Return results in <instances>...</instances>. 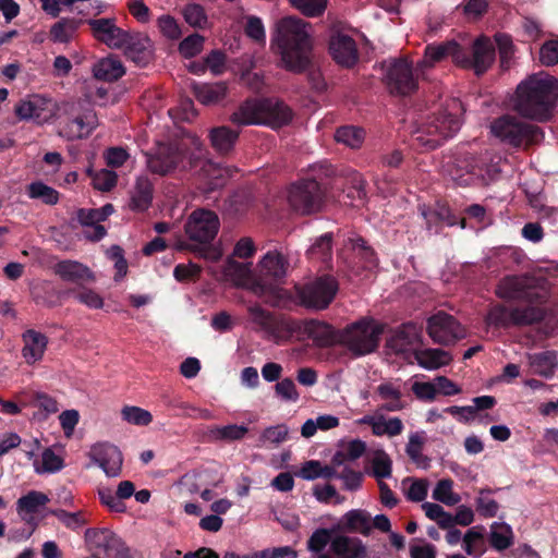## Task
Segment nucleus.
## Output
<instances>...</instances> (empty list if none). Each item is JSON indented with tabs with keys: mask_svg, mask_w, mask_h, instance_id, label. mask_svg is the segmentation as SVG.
I'll use <instances>...</instances> for the list:
<instances>
[{
	"mask_svg": "<svg viewBox=\"0 0 558 558\" xmlns=\"http://www.w3.org/2000/svg\"><path fill=\"white\" fill-rule=\"evenodd\" d=\"M48 502L49 497L45 493L31 490L17 499L16 512L22 521L35 529Z\"/></svg>",
	"mask_w": 558,
	"mask_h": 558,
	"instance_id": "obj_23",
	"label": "nucleus"
},
{
	"mask_svg": "<svg viewBox=\"0 0 558 558\" xmlns=\"http://www.w3.org/2000/svg\"><path fill=\"white\" fill-rule=\"evenodd\" d=\"M185 22L195 28H203L207 23V15L204 8L198 3H190L183 9Z\"/></svg>",
	"mask_w": 558,
	"mask_h": 558,
	"instance_id": "obj_54",
	"label": "nucleus"
},
{
	"mask_svg": "<svg viewBox=\"0 0 558 558\" xmlns=\"http://www.w3.org/2000/svg\"><path fill=\"white\" fill-rule=\"evenodd\" d=\"M123 47L126 58L137 66L144 68L153 60L154 44L147 35L129 33Z\"/></svg>",
	"mask_w": 558,
	"mask_h": 558,
	"instance_id": "obj_25",
	"label": "nucleus"
},
{
	"mask_svg": "<svg viewBox=\"0 0 558 558\" xmlns=\"http://www.w3.org/2000/svg\"><path fill=\"white\" fill-rule=\"evenodd\" d=\"M251 263H241L233 257H228L222 274L225 278L236 287H245L252 291L253 281L256 278V272H253Z\"/></svg>",
	"mask_w": 558,
	"mask_h": 558,
	"instance_id": "obj_30",
	"label": "nucleus"
},
{
	"mask_svg": "<svg viewBox=\"0 0 558 558\" xmlns=\"http://www.w3.org/2000/svg\"><path fill=\"white\" fill-rule=\"evenodd\" d=\"M192 92L195 98L205 106L217 105L223 100L228 94L226 82L216 83H194Z\"/></svg>",
	"mask_w": 558,
	"mask_h": 558,
	"instance_id": "obj_33",
	"label": "nucleus"
},
{
	"mask_svg": "<svg viewBox=\"0 0 558 558\" xmlns=\"http://www.w3.org/2000/svg\"><path fill=\"white\" fill-rule=\"evenodd\" d=\"M34 407L39 409L38 412L34 413V420H46L49 415L59 411V404L57 400L51 396L40 391H35Z\"/></svg>",
	"mask_w": 558,
	"mask_h": 558,
	"instance_id": "obj_45",
	"label": "nucleus"
},
{
	"mask_svg": "<svg viewBox=\"0 0 558 558\" xmlns=\"http://www.w3.org/2000/svg\"><path fill=\"white\" fill-rule=\"evenodd\" d=\"M158 27L161 34L171 40H177L182 36V31L175 19L169 14L161 15L158 19Z\"/></svg>",
	"mask_w": 558,
	"mask_h": 558,
	"instance_id": "obj_60",
	"label": "nucleus"
},
{
	"mask_svg": "<svg viewBox=\"0 0 558 558\" xmlns=\"http://www.w3.org/2000/svg\"><path fill=\"white\" fill-rule=\"evenodd\" d=\"M72 124L76 126V136L78 138L87 137L98 124L96 112L88 108L72 120Z\"/></svg>",
	"mask_w": 558,
	"mask_h": 558,
	"instance_id": "obj_50",
	"label": "nucleus"
},
{
	"mask_svg": "<svg viewBox=\"0 0 558 558\" xmlns=\"http://www.w3.org/2000/svg\"><path fill=\"white\" fill-rule=\"evenodd\" d=\"M290 269L286 255L277 250L268 251L257 264L252 292L272 307L289 308L293 303L290 290L282 288Z\"/></svg>",
	"mask_w": 558,
	"mask_h": 558,
	"instance_id": "obj_4",
	"label": "nucleus"
},
{
	"mask_svg": "<svg viewBox=\"0 0 558 558\" xmlns=\"http://www.w3.org/2000/svg\"><path fill=\"white\" fill-rule=\"evenodd\" d=\"M498 295L506 300L526 302L524 307L508 308L502 304L492 306L485 323L496 329L530 326L541 323L546 316L543 305L549 298L545 280L533 277H508L498 288Z\"/></svg>",
	"mask_w": 558,
	"mask_h": 558,
	"instance_id": "obj_1",
	"label": "nucleus"
},
{
	"mask_svg": "<svg viewBox=\"0 0 558 558\" xmlns=\"http://www.w3.org/2000/svg\"><path fill=\"white\" fill-rule=\"evenodd\" d=\"M365 132L354 125H343L337 129L335 140L350 148H359L364 142Z\"/></svg>",
	"mask_w": 558,
	"mask_h": 558,
	"instance_id": "obj_41",
	"label": "nucleus"
},
{
	"mask_svg": "<svg viewBox=\"0 0 558 558\" xmlns=\"http://www.w3.org/2000/svg\"><path fill=\"white\" fill-rule=\"evenodd\" d=\"M324 190L316 179H302L293 183L288 193L290 206L302 215L317 210L323 201Z\"/></svg>",
	"mask_w": 558,
	"mask_h": 558,
	"instance_id": "obj_16",
	"label": "nucleus"
},
{
	"mask_svg": "<svg viewBox=\"0 0 558 558\" xmlns=\"http://www.w3.org/2000/svg\"><path fill=\"white\" fill-rule=\"evenodd\" d=\"M539 61L546 66L558 63V40L550 39L543 44L539 50Z\"/></svg>",
	"mask_w": 558,
	"mask_h": 558,
	"instance_id": "obj_64",
	"label": "nucleus"
},
{
	"mask_svg": "<svg viewBox=\"0 0 558 558\" xmlns=\"http://www.w3.org/2000/svg\"><path fill=\"white\" fill-rule=\"evenodd\" d=\"M308 24L299 17L286 16L276 24L271 45L276 46L288 71L302 73L312 64L313 41Z\"/></svg>",
	"mask_w": 558,
	"mask_h": 558,
	"instance_id": "obj_3",
	"label": "nucleus"
},
{
	"mask_svg": "<svg viewBox=\"0 0 558 558\" xmlns=\"http://www.w3.org/2000/svg\"><path fill=\"white\" fill-rule=\"evenodd\" d=\"M378 396L383 400H389L383 409L387 411H400L403 409V404L401 402L402 392L399 388L395 387L391 383L380 384L376 389Z\"/></svg>",
	"mask_w": 558,
	"mask_h": 558,
	"instance_id": "obj_44",
	"label": "nucleus"
},
{
	"mask_svg": "<svg viewBox=\"0 0 558 558\" xmlns=\"http://www.w3.org/2000/svg\"><path fill=\"white\" fill-rule=\"evenodd\" d=\"M310 258H316L323 263H327L332 256V233L326 232L316 239L312 246L307 250Z\"/></svg>",
	"mask_w": 558,
	"mask_h": 558,
	"instance_id": "obj_43",
	"label": "nucleus"
},
{
	"mask_svg": "<svg viewBox=\"0 0 558 558\" xmlns=\"http://www.w3.org/2000/svg\"><path fill=\"white\" fill-rule=\"evenodd\" d=\"M499 173L500 169L498 163L492 161L488 162L486 157H482L480 169H477V178L475 180V184L488 185L490 182L497 180Z\"/></svg>",
	"mask_w": 558,
	"mask_h": 558,
	"instance_id": "obj_55",
	"label": "nucleus"
},
{
	"mask_svg": "<svg viewBox=\"0 0 558 558\" xmlns=\"http://www.w3.org/2000/svg\"><path fill=\"white\" fill-rule=\"evenodd\" d=\"M248 433V428L243 425L230 424L217 426L210 430L215 440L235 441L241 440Z\"/></svg>",
	"mask_w": 558,
	"mask_h": 558,
	"instance_id": "obj_48",
	"label": "nucleus"
},
{
	"mask_svg": "<svg viewBox=\"0 0 558 558\" xmlns=\"http://www.w3.org/2000/svg\"><path fill=\"white\" fill-rule=\"evenodd\" d=\"M27 194L33 199H39L45 204L53 205L59 201V193L47 184L36 181L27 186Z\"/></svg>",
	"mask_w": 558,
	"mask_h": 558,
	"instance_id": "obj_47",
	"label": "nucleus"
},
{
	"mask_svg": "<svg viewBox=\"0 0 558 558\" xmlns=\"http://www.w3.org/2000/svg\"><path fill=\"white\" fill-rule=\"evenodd\" d=\"M88 24L94 36L111 48H122L129 37L130 32L118 27L110 19L90 20Z\"/></svg>",
	"mask_w": 558,
	"mask_h": 558,
	"instance_id": "obj_27",
	"label": "nucleus"
},
{
	"mask_svg": "<svg viewBox=\"0 0 558 558\" xmlns=\"http://www.w3.org/2000/svg\"><path fill=\"white\" fill-rule=\"evenodd\" d=\"M530 365L535 374L549 378L558 365L557 354L554 351L534 353L530 355Z\"/></svg>",
	"mask_w": 558,
	"mask_h": 558,
	"instance_id": "obj_38",
	"label": "nucleus"
},
{
	"mask_svg": "<svg viewBox=\"0 0 558 558\" xmlns=\"http://www.w3.org/2000/svg\"><path fill=\"white\" fill-rule=\"evenodd\" d=\"M392 461L385 451H379L372 461V475L377 478H388L391 476Z\"/></svg>",
	"mask_w": 558,
	"mask_h": 558,
	"instance_id": "obj_53",
	"label": "nucleus"
},
{
	"mask_svg": "<svg viewBox=\"0 0 558 558\" xmlns=\"http://www.w3.org/2000/svg\"><path fill=\"white\" fill-rule=\"evenodd\" d=\"M291 3L306 16L320 15L327 4V0H290Z\"/></svg>",
	"mask_w": 558,
	"mask_h": 558,
	"instance_id": "obj_61",
	"label": "nucleus"
},
{
	"mask_svg": "<svg viewBox=\"0 0 558 558\" xmlns=\"http://www.w3.org/2000/svg\"><path fill=\"white\" fill-rule=\"evenodd\" d=\"M252 322L276 341L289 340L293 336L300 339L301 320L290 317H277L259 305L247 308Z\"/></svg>",
	"mask_w": 558,
	"mask_h": 558,
	"instance_id": "obj_13",
	"label": "nucleus"
},
{
	"mask_svg": "<svg viewBox=\"0 0 558 558\" xmlns=\"http://www.w3.org/2000/svg\"><path fill=\"white\" fill-rule=\"evenodd\" d=\"M220 227L218 215L206 208H197L189 216L184 230L189 239L202 245L199 254L209 260H217L220 251L210 243L216 238Z\"/></svg>",
	"mask_w": 558,
	"mask_h": 558,
	"instance_id": "obj_9",
	"label": "nucleus"
},
{
	"mask_svg": "<svg viewBox=\"0 0 558 558\" xmlns=\"http://www.w3.org/2000/svg\"><path fill=\"white\" fill-rule=\"evenodd\" d=\"M204 37L197 33L189 35L179 45V52L185 59H190L199 53L203 49Z\"/></svg>",
	"mask_w": 558,
	"mask_h": 558,
	"instance_id": "obj_56",
	"label": "nucleus"
},
{
	"mask_svg": "<svg viewBox=\"0 0 558 558\" xmlns=\"http://www.w3.org/2000/svg\"><path fill=\"white\" fill-rule=\"evenodd\" d=\"M341 330L335 329L330 324L318 319L301 320L300 339H310L316 347L329 348L340 344Z\"/></svg>",
	"mask_w": 558,
	"mask_h": 558,
	"instance_id": "obj_19",
	"label": "nucleus"
},
{
	"mask_svg": "<svg viewBox=\"0 0 558 558\" xmlns=\"http://www.w3.org/2000/svg\"><path fill=\"white\" fill-rule=\"evenodd\" d=\"M384 83L391 95L409 96L418 88L412 62L407 58L392 59L383 63Z\"/></svg>",
	"mask_w": 558,
	"mask_h": 558,
	"instance_id": "obj_14",
	"label": "nucleus"
},
{
	"mask_svg": "<svg viewBox=\"0 0 558 558\" xmlns=\"http://www.w3.org/2000/svg\"><path fill=\"white\" fill-rule=\"evenodd\" d=\"M154 186L147 177H140L135 182L131 195L130 208L136 211H145L153 202Z\"/></svg>",
	"mask_w": 558,
	"mask_h": 558,
	"instance_id": "obj_35",
	"label": "nucleus"
},
{
	"mask_svg": "<svg viewBox=\"0 0 558 558\" xmlns=\"http://www.w3.org/2000/svg\"><path fill=\"white\" fill-rule=\"evenodd\" d=\"M92 71L94 78L104 82H116L125 73L121 60L114 56L98 60L93 64Z\"/></svg>",
	"mask_w": 558,
	"mask_h": 558,
	"instance_id": "obj_34",
	"label": "nucleus"
},
{
	"mask_svg": "<svg viewBox=\"0 0 558 558\" xmlns=\"http://www.w3.org/2000/svg\"><path fill=\"white\" fill-rule=\"evenodd\" d=\"M353 251L354 258H359L362 262V266L357 267L354 263L347 262L348 268L352 274L359 276L361 269H369L377 265V257L374 248L367 244L364 238L355 235L348 240Z\"/></svg>",
	"mask_w": 558,
	"mask_h": 558,
	"instance_id": "obj_32",
	"label": "nucleus"
},
{
	"mask_svg": "<svg viewBox=\"0 0 558 558\" xmlns=\"http://www.w3.org/2000/svg\"><path fill=\"white\" fill-rule=\"evenodd\" d=\"M383 332L381 324L374 318L363 317L341 329L340 344L353 356H364L377 350Z\"/></svg>",
	"mask_w": 558,
	"mask_h": 558,
	"instance_id": "obj_10",
	"label": "nucleus"
},
{
	"mask_svg": "<svg viewBox=\"0 0 558 558\" xmlns=\"http://www.w3.org/2000/svg\"><path fill=\"white\" fill-rule=\"evenodd\" d=\"M118 182V175L114 171L108 169H101L97 171L93 178L92 183L96 190L102 192L111 191Z\"/></svg>",
	"mask_w": 558,
	"mask_h": 558,
	"instance_id": "obj_59",
	"label": "nucleus"
},
{
	"mask_svg": "<svg viewBox=\"0 0 558 558\" xmlns=\"http://www.w3.org/2000/svg\"><path fill=\"white\" fill-rule=\"evenodd\" d=\"M515 94L514 109L519 114L547 121L557 107L558 80L545 73L532 74L518 85Z\"/></svg>",
	"mask_w": 558,
	"mask_h": 558,
	"instance_id": "obj_5",
	"label": "nucleus"
},
{
	"mask_svg": "<svg viewBox=\"0 0 558 558\" xmlns=\"http://www.w3.org/2000/svg\"><path fill=\"white\" fill-rule=\"evenodd\" d=\"M72 295L77 299L82 304H85L86 306L90 308H101L104 305L102 298L95 292L94 290L82 288L80 290H74L72 288Z\"/></svg>",
	"mask_w": 558,
	"mask_h": 558,
	"instance_id": "obj_62",
	"label": "nucleus"
},
{
	"mask_svg": "<svg viewBox=\"0 0 558 558\" xmlns=\"http://www.w3.org/2000/svg\"><path fill=\"white\" fill-rule=\"evenodd\" d=\"M420 366L426 369H436L450 363V354L441 349H425L415 352Z\"/></svg>",
	"mask_w": 558,
	"mask_h": 558,
	"instance_id": "obj_39",
	"label": "nucleus"
},
{
	"mask_svg": "<svg viewBox=\"0 0 558 558\" xmlns=\"http://www.w3.org/2000/svg\"><path fill=\"white\" fill-rule=\"evenodd\" d=\"M495 41L499 50L500 65L502 69L509 68V62L513 56V43L511 36L502 33L495 35Z\"/></svg>",
	"mask_w": 558,
	"mask_h": 558,
	"instance_id": "obj_58",
	"label": "nucleus"
},
{
	"mask_svg": "<svg viewBox=\"0 0 558 558\" xmlns=\"http://www.w3.org/2000/svg\"><path fill=\"white\" fill-rule=\"evenodd\" d=\"M453 481L451 478H442L433 490V498L446 506H456L460 502L461 497L452 492Z\"/></svg>",
	"mask_w": 558,
	"mask_h": 558,
	"instance_id": "obj_46",
	"label": "nucleus"
},
{
	"mask_svg": "<svg viewBox=\"0 0 558 558\" xmlns=\"http://www.w3.org/2000/svg\"><path fill=\"white\" fill-rule=\"evenodd\" d=\"M248 207V195L245 191H235L223 202V209L230 216L242 215Z\"/></svg>",
	"mask_w": 558,
	"mask_h": 558,
	"instance_id": "obj_51",
	"label": "nucleus"
},
{
	"mask_svg": "<svg viewBox=\"0 0 558 558\" xmlns=\"http://www.w3.org/2000/svg\"><path fill=\"white\" fill-rule=\"evenodd\" d=\"M336 530L343 533H360L368 536L372 531L371 514L363 509H353L345 512L336 525Z\"/></svg>",
	"mask_w": 558,
	"mask_h": 558,
	"instance_id": "obj_29",
	"label": "nucleus"
},
{
	"mask_svg": "<svg viewBox=\"0 0 558 558\" xmlns=\"http://www.w3.org/2000/svg\"><path fill=\"white\" fill-rule=\"evenodd\" d=\"M289 434V428L286 424H279L276 426H269L264 429V432L259 436V442L262 446L267 442L279 445L287 440Z\"/></svg>",
	"mask_w": 558,
	"mask_h": 558,
	"instance_id": "obj_57",
	"label": "nucleus"
},
{
	"mask_svg": "<svg viewBox=\"0 0 558 558\" xmlns=\"http://www.w3.org/2000/svg\"><path fill=\"white\" fill-rule=\"evenodd\" d=\"M329 52L335 62L351 69L359 61V50L355 40L349 35L337 33L330 37Z\"/></svg>",
	"mask_w": 558,
	"mask_h": 558,
	"instance_id": "obj_24",
	"label": "nucleus"
},
{
	"mask_svg": "<svg viewBox=\"0 0 558 558\" xmlns=\"http://www.w3.org/2000/svg\"><path fill=\"white\" fill-rule=\"evenodd\" d=\"M14 112L20 120L44 124L54 117L57 104L43 95H29L15 105Z\"/></svg>",
	"mask_w": 558,
	"mask_h": 558,
	"instance_id": "obj_18",
	"label": "nucleus"
},
{
	"mask_svg": "<svg viewBox=\"0 0 558 558\" xmlns=\"http://www.w3.org/2000/svg\"><path fill=\"white\" fill-rule=\"evenodd\" d=\"M308 550L317 558H368L366 545L359 537L344 534L331 536V530L317 529L307 541Z\"/></svg>",
	"mask_w": 558,
	"mask_h": 558,
	"instance_id": "obj_8",
	"label": "nucleus"
},
{
	"mask_svg": "<svg viewBox=\"0 0 558 558\" xmlns=\"http://www.w3.org/2000/svg\"><path fill=\"white\" fill-rule=\"evenodd\" d=\"M183 157V150L178 145L161 144L155 154L148 156L147 167L153 173L166 175L182 162Z\"/></svg>",
	"mask_w": 558,
	"mask_h": 558,
	"instance_id": "obj_22",
	"label": "nucleus"
},
{
	"mask_svg": "<svg viewBox=\"0 0 558 558\" xmlns=\"http://www.w3.org/2000/svg\"><path fill=\"white\" fill-rule=\"evenodd\" d=\"M122 418L130 424L146 426L153 421L149 411L138 407H124L121 411Z\"/></svg>",
	"mask_w": 558,
	"mask_h": 558,
	"instance_id": "obj_52",
	"label": "nucleus"
},
{
	"mask_svg": "<svg viewBox=\"0 0 558 558\" xmlns=\"http://www.w3.org/2000/svg\"><path fill=\"white\" fill-rule=\"evenodd\" d=\"M293 119L292 109L278 98H248L231 114L230 121L242 125H267L279 129Z\"/></svg>",
	"mask_w": 558,
	"mask_h": 558,
	"instance_id": "obj_7",
	"label": "nucleus"
},
{
	"mask_svg": "<svg viewBox=\"0 0 558 558\" xmlns=\"http://www.w3.org/2000/svg\"><path fill=\"white\" fill-rule=\"evenodd\" d=\"M426 330L430 339L441 345L454 344L466 335L459 320L444 311L437 312L427 319Z\"/></svg>",
	"mask_w": 558,
	"mask_h": 558,
	"instance_id": "obj_17",
	"label": "nucleus"
},
{
	"mask_svg": "<svg viewBox=\"0 0 558 558\" xmlns=\"http://www.w3.org/2000/svg\"><path fill=\"white\" fill-rule=\"evenodd\" d=\"M483 156H475L473 154H464L457 159V178L460 184L475 183L477 178V169Z\"/></svg>",
	"mask_w": 558,
	"mask_h": 558,
	"instance_id": "obj_36",
	"label": "nucleus"
},
{
	"mask_svg": "<svg viewBox=\"0 0 558 558\" xmlns=\"http://www.w3.org/2000/svg\"><path fill=\"white\" fill-rule=\"evenodd\" d=\"M447 58H450L458 66L473 70L477 76H481L493 65L496 49L493 41L486 36L476 38L469 47H463L454 40L428 44L424 50V59L418 66L432 68Z\"/></svg>",
	"mask_w": 558,
	"mask_h": 558,
	"instance_id": "obj_2",
	"label": "nucleus"
},
{
	"mask_svg": "<svg viewBox=\"0 0 558 558\" xmlns=\"http://www.w3.org/2000/svg\"><path fill=\"white\" fill-rule=\"evenodd\" d=\"M492 493H494L492 488H481L478 497L475 499L476 511L484 518H494L499 510V504L495 499L486 497L487 494Z\"/></svg>",
	"mask_w": 558,
	"mask_h": 558,
	"instance_id": "obj_49",
	"label": "nucleus"
},
{
	"mask_svg": "<svg viewBox=\"0 0 558 558\" xmlns=\"http://www.w3.org/2000/svg\"><path fill=\"white\" fill-rule=\"evenodd\" d=\"M338 290L339 282L331 275H323L306 283L294 286L299 304L315 311L326 310L335 300Z\"/></svg>",
	"mask_w": 558,
	"mask_h": 558,
	"instance_id": "obj_12",
	"label": "nucleus"
},
{
	"mask_svg": "<svg viewBox=\"0 0 558 558\" xmlns=\"http://www.w3.org/2000/svg\"><path fill=\"white\" fill-rule=\"evenodd\" d=\"M97 493L102 506L111 512L124 513L126 511L124 500L134 495L135 485L133 482L125 480L119 483L116 492L110 487H99Z\"/></svg>",
	"mask_w": 558,
	"mask_h": 558,
	"instance_id": "obj_26",
	"label": "nucleus"
},
{
	"mask_svg": "<svg viewBox=\"0 0 558 558\" xmlns=\"http://www.w3.org/2000/svg\"><path fill=\"white\" fill-rule=\"evenodd\" d=\"M490 132L512 147L530 146L544 137L542 129L537 125L509 114L495 119L490 124Z\"/></svg>",
	"mask_w": 558,
	"mask_h": 558,
	"instance_id": "obj_11",
	"label": "nucleus"
},
{
	"mask_svg": "<svg viewBox=\"0 0 558 558\" xmlns=\"http://www.w3.org/2000/svg\"><path fill=\"white\" fill-rule=\"evenodd\" d=\"M462 102L457 98L447 99L434 111L416 121L412 132L413 142L428 149H435L444 140L452 137L461 128Z\"/></svg>",
	"mask_w": 558,
	"mask_h": 558,
	"instance_id": "obj_6",
	"label": "nucleus"
},
{
	"mask_svg": "<svg viewBox=\"0 0 558 558\" xmlns=\"http://www.w3.org/2000/svg\"><path fill=\"white\" fill-rule=\"evenodd\" d=\"M489 543L496 550H505L513 544V532L509 524L494 522L490 525Z\"/></svg>",
	"mask_w": 558,
	"mask_h": 558,
	"instance_id": "obj_40",
	"label": "nucleus"
},
{
	"mask_svg": "<svg viewBox=\"0 0 558 558\" xmlns=\"http://www.w3.org/2000/svg\"><path fill=\"white\" fill-rule=\"evenodd\" d=\"M26 454L28 459L33 460L34 471L38 475L53 474L65 466L66 451L64 446L47 447L38 456H35L33 451H27Z\"/></svg>",
	"mask_w": 558,
	"mask_h": 558,
	"instance_id": "obj_21",
	"label": "nucleus"
},
{
	"mask_svg": "<svg viewBox=\"0 0 558 558\" xmlns=\"http://www.w3.org/2000/svg\"><path fill=\"white\" fill-rule=\"evenodd\" d=\"M412 392L418 400L434 401L437 396L435 383L432 381H414L411 387Z\"/></svg>",
	"mask_w": 558,
	"mask_h": 558,
	"instance_id": "obj_63",
	"label": "nucleus"
},
{
	"mask_svg": "<svg viewBox=\"0 0 558 558\" xmlns=\"http://www.w3.org/2000/svg\"><path fill=\"white\" fill-rule=\"evenodd\" d=\"M396 341L400 348L422 343V327L409 322L396 331Z\"/></svg>",
	"mask_w": 558,
	"mask_h": 558,
	"instance_id": "obj_42",
	"label": "nucleus"
},
{
	"mask_svg": "<svg viewBox=\"0 0 558 558\" xmlns=\"http://www.w3.org/2000/svg\"><path fill=\"white\" fill-rule=\"evenodd\" d=\"M84 544L90 555L105 558H126L128 556L124 542L106 527H87L84 531Z\"/></svg>",
	"mask_w": 558,
	"mask_h": 558,
	"instance_id": "obj_15",
	"label": "nucleus"
},
{
	"mask_svg": "<svg viewBox=\"0 0 558 558\" xmlns=\"http://www.w3.org/2000/svg\"><path fill=\"white\" fill-rule=\"evenodd\" d=\"M89 457L108 477H119L122 474L123 454L110 442H98L90 448Z\"/></svg>",
	"mask_w": 558,
	"mask_h": 558,
	"instance_id": "obj_20",
	"label": "nucleus"
},
{
	"mask_svg": "<svg viewBox=\"0 0 558 558\" xmlns=\"http://www.w3.org/2000/svg\"><path fill=\"white\" fill-rule=\"evenodd\" d=\"M21 354L25 363L33 365L43 360L47 349V337L34 329H27L22 333Z\"/></svg>",
	"mask_w": 558,
	"mask_h": 558,
	"instance_id": "obj_28",
	"label": "nucleus"
},
{
	"mask_svg": "<svg viewBox=\"0 0 558 558\" xmlns=\"http://www.w3.org/2000/svg\"><path fill=\"white\" fill-rule=\"evenodd\" d=\"M211 146L221 155L230 153L238 138L239 132L228 126L214 128L209 134Z\"/></svg>",
	"mask_w": 558,
	"mask_h": 558,
	"instance_id": "obj_37",
	"label": "nucleus"
},
{
	"mask_svg": "<svg viewBox=\"0 0 558 558\" xmlns=\"http://www.w3.org/2000/svg\"><path fill=\"white\" fill-rule=\"evenodd\" d=\"M107 214L99 209H85L81 208L77 211V219L85 228L84 236L93 242L100 241L106 234L107 230L99 222L106 220Z\"/></svg>",
	"mask_w": 558,
	"mask_h": 558,
	"instance_id": "obj_31",
	"label": "nucleus"
}]
</instances>
